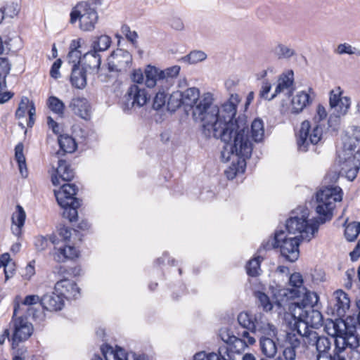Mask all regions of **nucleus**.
Returning <instances> with one entry per match:
<instances>
[{
    "label": "nucleus",
    "instance_id": "obj_1",
    "mask_svg": "<svg viewBox=\"0 0 360 360\" xmlns=\"http://www.w3.org/2000/svg\"><path fill=\"white\" fill-rule=\"evenodd\" d=\"M316 199L317 217L309 221L308 210L299 207L286 219L288 233L296 236L288 237L285 231L276 230L274 237L264 240L259 248H299L303 242L310 241L319 226L332 219L335 203L342 200V191L339 186L325 187L316 193Z\"/></svg>",
    "mask_w": 360,
    "mask_h": 360
},
{
    "label": "nucleus",
    "instance_id": "obj_2",
    "mask_svg": "<svg viewBox=\"0 0 360 360\" xmlns=\"http://www.w3.org/2000/svg\"><path fill=\"white\" fill-rule=\"evenodd\" d=\"M210 93L203 95L195 107L193 118L202 122V133L206 138L220 139L224 143L233 141H248L249 128L247 117L239 115L236 117L237 106L240 98L237 94H231L221 108L212 103Z\"/></svg>",
    "mask_w": 360,
    "mask_h": 360
},
{
    "label": "nucleus",
    "instance_id": "obj_3",
    "mask_svg": "<svg viewBox=\"0 0 360 360\" xmlns=\"http://www.w3.org/2000/svg\"><path fill=\"white\" fill-rule=\"evenodd\" d=\"M224 146L221 152V158L223 161L228 162L231 157L233 160L231 165L225 171V175L228 179H233L238 173H244L246 167V160L252 155L253 147L250 140L233 141V142L224 143Z\"/></svg>",
    "mask_w": 360,
    "mask_h": 360
},
{
    "label": "nucleus",
    "instance_id": "obj_4",
    "mask_svg": "<svg viewBox=\"0 0 360 360\" xmlns=\"http://www.w3.org/2000/svg\"><path fill=\"white\" fill-rule=\"evenodd\" d=\"M332 328H328V333L335 338L338 352L343 351L344 345L353 347L359 346V334L357 328H360V311L356 316L349 315L345 319L331 321Z\"/></svg>",
    "mask_w": 360,
    "mask_h": 360
},
{
    "label": "nucleus",
    "instance_id": "obj_5",
    "mask_svg": "<svg viewBox=\"0 0 360 360\" xmlns=\"http://www.w3.org/2000/svg\"><path fill=\"white\" fill-rule=\"evenodd\" d=\"M60 150L56 153L59 160L58 166L53 168L51 174V182L54 186H58L61 181L69 182L75 177V171L71 168L70 165L66 160L60 159V157L65 153H72L77 148V144L74 138L68 134H60L58 138Z\"/></svg>",
    "mask_w": 360,
    "mask_h": 360
},
{
    "label": "nucleus",
    "instance_id": "obj_6",
    "mask_svg": "<svg viewBox=\"0 0 360 360\" xmlns=\"http://www.w3.org/2000/svg\"><path fill=\"white\" fill-rule=\"evenodd\" d=\"M78 191L75 184L70 183H64L58 191H54L57 202L63 209V217L70 222L77 219V209L82 205V200L75 197Z\"/></svg>",
    "mask_w": 360,
    "mask_h": 360
},
{
    "label": "nucleus",
    "instance_id": "obj_7",
    "mask_svg": "<svg viewBox=\"0 0 360 360\" xmlns=\"http://www.w3.org/2000/svg\"><path fill=\"white\" fill-rule=\"evenodd\" d=\"M70 16V22L75 24L79 20V28L84 32L94 30L98 20L96 8H90L87 3H77L72 9Z\"/></svg>",
    "mask_w": 360,
    "mask_h": 360
},
{
    "label": "nucleus",
    "instance_id": "obj_8",
    "mask_svg": "<svg viewBox=\"0 0 360 360\" xmlns=\"http://www.w3.org/2000/svg\"><path fill=\"white\" fill-rule=\"evenodd\" d=\"M150 99L148 90L140 85L131 84L120 101V106L125 113H131L133 109L144 106Z\"/></svg>",
    "mask_w": 360,
    "mask_h": 360
},
{
    "label": "nucleus",
    "instance_id": "obj_9",
    "mask_svg": "<svg viewBox=\"0 0 360 360\" xmlns=\"http://www.w3.org/2000/svg\"><path fill=\"white\" fill-rule=\"evenodd\" d=\"M18 308V304L15 305L13 314L10 322V326L13 330L11 340L12 349H15L20 342L28 340L34 332L32 324L27 321L26 317L17 316Z\"/></svg>",
    "mask_w": 360,
    "mask_h": 360
},
{
    "label": "nucleus",
    "instance_id": "obj_10",
    "mask_svg": "<svg viewBox=\"0 0 360 360\" xmlns=\"http://www.w3.org/2000/svg\"><path fill=\"white\" fill-rule=\"evenodd\" d=\"M310 122L308 120L302 122L300 130V135L297 138V147L300 150L306 152L309 144L315 145L321 140L322 129L316 125L311 133H310Z\"/></svg>",
    "mask_w": 360,
    "mask_h": 360
},
{
    "label": "nucleus",
    "instance_id": "obj_11",
    "mask_svg": "<svg viewBox=\"0 0 360 360\" xmlns=\"http://www.w3.org/2000/svg\"><path fill=\"white\" fill-rule=\"evenodd\" d=\"M132 56L124 49H117L112 51L108 58V69L110 72H122L131 66Z\"/></svg>",
    "mask_w": 360,
    "mask_h": 360
},
{
    "label": "nucleus",
    "instance_id": "obj_12",
    "mask_svg": "<svg viewBox=\"0 0 360 360\" xmlns=\"http://www.w3.org/2000/svg\"><path fill=\"white\" fill-rule=\"evenodd\" d=\"M292 316L298 322H302L307 325L311 324L312 327L321 326L323 321L322 314L316 308H312L307 311L294 310L293 315Z\"/></svg>",
    "mask_w": 360,
    "mask_h": 360
},
{
    "label": "nucleus",
    "instance_id": "obj_13",
    "mask_svg": "<svg viewBox=\"0 0 360 360\" xmlns=\"http://www.w3.org/2000/svg\"><path fill=\"white\" fill-rule=\"evenodd\" d=\"M301 295L303 296L302 300L295 301L289 306V310L292 315H293L294 310L307 311L318 306L319 297L316 292H311L306 288L301 291Z\"/></svg>",
    "mask_w": 360,
    "mask_h": 360
},
{
    "label": "nucleus",
    "instance_id": "obj_14",
    "mask_svg": "<svg viewBox=\"0 0 360 360\" xmlns=\"http://www.w3.org/2000/svg\"><path fill=\"white\" fill-rule=\"evenodd\" d=\"M54 290L63 300L77 299L80 295V289L77 283L68 278L58 281L55 284Z\"/></svg>",
    "mask_w": 360,
    "mask_h": 360
},
{
    "label": "nucleus",
    "instance_id": "obj_15",
    "mask_svg": "<svg viewBox=\"0 0 360 360\" xmlns=\"http://www.w3.org/2000/svg\"><path fill=\"white\" fill-rule=\"evenodd\" d=\"M342 91L340 87L336 88L330 92L329 104L331 109L339 111L340 115H345L351 105L349 97H341Z\"/></svg>",
    "mask_w": 360,
    "mask_h": 360
},
{
    "label": "nucleus",
    "instance_id": "obj_16",
    "mask_svg": "<svg viewBox=\"0 0 360 360\" xmlns=\"http://www.w3.org/2000/svg\"><path fill=\"white\" fill-rule=\"evenodd\" d=\"M335 303L333 305V314L337 315L339 319L336 320L343 319L345 316L346 311L349 308L350 300L348 295L342 290H336L334 294Z\"/></svg>",
    "mask_w": 360,
    "mask_h": 360
},
{
    "label": "nucleus",
    "instance_id": "obj_17",
    "mask_svg": "<svg viewBox=\"0 0 360 360\" xmlns=\"http://www.w3.org/2000/svg\"><path fill=\"white\" fill-rule=\"evenodd\" d=\"M69 108L80 118L86 121L91 119V105L86 98H73L69 104Z\"/></svg>",
    "mask_w": 360,
    "mask_h": 360
},
{
    "label": "nucleus",
    "instance_id": "obj_18",
    "mask_svg": "<svg viewBox=\"0 0 360 360\" xmlns=\"http://www.w3.org/2000/svg\"><path fill=\"white\" fill-rule=\"evenodd\" d=\"M40 304L44 310L57 311L63 309L64 300L55 291L44 295L40 299Z\"/></svg>",
    "mask_w": 360,
    "mask_h": 360
},
{
    "label": "nucleus",
    "instance_id": "obj_19",
    "mask_svg": "<svg viewBox=\"0 0 360 360\" xmlns=\"http://www.w3.org/2000/svg\"><path fill=\"white\" fill-rule=\"evenodd\" d=\"M181 94L185 111L188 112L192 110V115H193L194 110L198 105L203 96L200 97V91L195 87L188 88L186 91H181Z\"/></svg>",
    "mask_w": 360,
    "mask_h": 360
},
{
    "label": "nucleus",
    "instance_id": "obj_20",
    "mask_svg": "<svg viewBox=\"0 0 360 360\" xmlns=\"http://www.w3.org/2000/svg\"><path fill=\"white\" fill-rule=\"evenodd\" d=\"M343 165L342 169L345 170L347 179L351 181H353L360 169V149L354 154L352 158H345Z\"/></svg>",
    "mask_w": 360,
    "mask_h": 360
},
{
    "label": "nucleus",
    "instance_id": "obj_21",
    "mask_svg": "<svg viewBox=\"0 0 360 360\" xmlns=\"http://www.w3.org/2000/svg\"><path fill=\"white\" fill-rule=\"evenodd\" d=\"M312 103V99L309 94L304 91L297 93L291 100L292 114L297 115L303 111V110Z\"/></svg>",
    "mask_w": 360,
    "mask_h": 360
},
{
    "label": "nucleus",
    "instance_id": "obj_22",
    "mask_svg": "<svg viewBox=\"0 0 360 360\" xmlns=\"http://www.w3.org/2000/svg\"><path fill=\"white\" fill-rule=\"evenodd\" d=\"M145 84L148 88L154 87L158 82L162 86L163 72H160V69L148 65L145 69Z\"/></svg>",
    "mask_w": 360,
    "mask_h": 360
},
{
    "label": "nucleus",
    "instance_id": "obj_23",
    "mask_svg": "<svg viewBox=\"0 0 360 360\" xmlns=\"http://www.w3.org/2000/svg\"><path fill=\"white\" fill-rule=\"evenodd\" d=\"M294 83V73L292 70L283 73L278 78V84L274 93L269 97V101L273 100L278 94L292 86Z\"/></svg>",
    "mask_w": 360,
    "mask_h": 360
},
{
    "label": "nucleus",
    "instance_id": "obj_24",
    "mask_svg": "<svg viewBox=\"0 0 360 360\" xmlns=\"http://www.w3.org/2000/svg\"><path fill=\"white\" fill-rule=\"evenodd\" d=\"M71 84L77 89H84L86 85V70L73 65L70 75Z\"/></svg>",
    "mask_w": 360,
    "mask_h": 360
},
{
    "label": "nucleus",
    "instance_id": "obj_25",
    "mask_svg": "<svg viewBox=\"0 0 360 360\" xmlns=\"http://www.w3.org/2000/svg\"><path fill=\"white\" fill-rule=\"evenodd\" d=\"M101 63L100 54L92 49L84 54L82 57V67L86 70L98 71Z\"/></svg>",
    "mask_w": 360,
    "mask_h": 360
},
{
    "label": "nucleus",
    "instance_id": "obj_26",
    "mask_svg": "<svg viewBox=\"0 0 360 360\" xmlns=\"http://www.w3.org/2000/svg\"><path fill=\"white\" fill-rule=\"evenodd\" d=\"M304 280L300 273L295 272L289 278V284L292 287L290 290V297L299 298L301 297V291L306 290L303 285Z\"/></svg>",
    "mask_w": 360,
    "mask_h": 360
},
{
    "label": "nucleus",
    "instance_id": "obj_27",
    "mask_svg": "<svg viewBox=\"0 0 360 360\" xmlns=\"http://www.w3.org/2000/svg\"><path fill=\"white\" fill-rule=\"evenodd\" d=\"M53 259L57 262L73 261L79 256L78 249H54Z\"/></svg>",
    "mask_w": 360,
    "mask_h": 360
},
{
    "label": "nucleus",
    "instance_id": "obj_28",
    "mask_svg": "<svg viewBox=\"0 0 360 360\" xmlns=\"http://www.w3.org/2000/svg\"><path fill=\"white\" fill-rule=\"evenodd\" d=\"M317 340L316 342V349L319 352L317 358L319 359H326L328 360H335V357H333L328 354V350L330 348V342L327 338L324 337H315Z\"/></svg>",
    "mask_w": 360,
    "mask_h": 360
},
{
    "label": "nucleus",
    "instance_id": "obj_29",
    "mask_svg": "<svg viewBox=\"0 0 360 360\" xmlns=\"http://www.w3.org/2000/svg\"><path fill=\"white\" fill-rule=\"evenodd\" d=\"M25 219L26 214L23 207L21 205H18L16 206L15 212L12 215L13 224L15 225V228L12 227V230L15 235H19L20 233L21 229L25 224Z\"/></svg>",
    "mask_w": 360,
    "mask_h": 360
},
{
    "label": "nucleus",
    "instance_id": "obj_30",
    "mask_svg": "<svg viewBox=\"0 0 360 360\" xmlns=\"http://www.w3.org/2000/svg\"><path fill=\"white\" fill-rule=\"evenodd\" d=\"M237 319L243 329L249 330L252 333L256 332V319L251 314L242 311L238 314Z\"/></svg>",
    "mask_w": 360,
    "mask_h": 360
},
{
    "label": "nucleus",
    "instance_id": "obj_31",
    "mask_svg": "<svg viewBox=\"0 0 360 360\" xmlns=\"http://www.w3.org/2000/svg\"><path fill=\"white\" fill-rule=\"evenodd\" d=\"M24 146L22 143H18L15 147V158L18 162L19 171L24 178L27 176L28 172L26 166L25 158L23 154Z\"/></svg>",
    "mask_w": 360,
    "mask_h": 360
},
{
    "label": "nucleus",
    "instance_id": "obj_32",
    "mask_svg": "<svg viewBox=\"0 0 360 360\" xmlns=\"http://www.w3.org/2000/svg\"><path fill=\"white\" fill-rule=\"evenodd\" d=\"M262 352L266 357L272 358L277 352L276 342L271 338L266 337L261 338L259 340Z\"/></svg>",
    "mask_w": 360,
    "mask_h": 360
},
{
    "label": "nucleus",
    "instance_id": "obj_33",
    "mask_svg": "<svg viewBox=\"0 0 360 360\" xmlns=\"http://www.w3.org/2000/svg\"><path fill=\"white\" fill-rule=\"evenodd\" d=\"M264 122L260 118H255L251 124V136L252 140L259 143L264 139Z\"/></svg>",
    "mask_w": 360,
    "mask_h": 360
},
{
    "label": "nucleus",
    "instance_id": "obj_34",
    "mask_svg": "<svg viewBox=\"0 0 360 360\" xmlns=\"http://www.w3.org/2000/svg\"><path fill=\"white\" fill-rule=\"evenodd\" d=\"M110 44L111 38L106 34H103L94 38L91 49L98 53L106 51Z\"/></svg>",
    "mask_w": 360,
    "mask_h": 360
},
{
    "label": "nucleus",
    "instance_id": "obj_35",
    "mask_svg": "<svg viewBox=\"0 0 360 360\" xmlns=\"http://www.w3.org/2000/svg\"><path fill=\"white\" fill-rule=\"evenodd\" d=\"M181 91L172 92L167 100V110L171 112H174L182 105L184 106Z\"/></svg>",
    "mask_w": 360,
    "mask_h": 360
},
{
    "label": "nucleus",
    "instance_id": "obj_36",
    "mask_svg": "<svg viewBox=\"0 0 360 360\" xmlns=\"http://www.w3.org/2000/svg\"><path fill=\"white\" fill-rule=\"evenodd\" d=\"M47 103L49 109L53 112L60 117L63 116L65 106L60 99L56 96H52L49 98Z\"/></svg>",
    "mask_w": 360,
    "mask_h": 360
},
{
    "label": "nucleus",
    "instance_id": "obj_37",
    "mask_svg": "<svg viewBox=\"0 0 360 360\" xmlns=\"http://www.w3.org/2000/svg\"><path fill=\"white\" fill-rule=\"evenodd\" d=\"M263 258L260 256L250 259L246 265L247 274L252 277H256L259 274L260 264Z\"/></svg>",
    "mask_w": 360,
    "mask_h": 360
},
{
    "label": "nucleus",
    "instance_id": "obj_38",
    "mask_svg": "<svg viewBox=\"0 0 360 360\" xmlns=\"http://www.w3.org/2000/svg\"><path fill=\"white\" fill-rule=\"evenodd\" d=\"M360 233V222L353 221L345 229V236L348 241H354Z\"/></svg>",
    "mask_w": 360,
    "mask_h": 360
},
{
    "label": "nucleus",
    "instance_id": "obj_39",
    "mask_svg": "<svg viewBox=\"0 0 360 360\" xmlns=\"http://www.w3.org/2000/svg\"><path fill=\"white\" fill-rule=\"evenodd\" d=\"M59 244V239L56 234L53 233L47 236H39L35 238L34 245L36 247H48L50 245H56Z\"/></svg>",
    "mask_w": 360,
    "mask_h": 360
},
{
    "label": "nucleus",
    "instance_id": "obj_40",
    "mask_svg": "<svg viewBox=\"0 0 360 360\" xmlns=\"http://www.w3.org/2000/svg\"><path fill=\"white\" fill-rule=\"evenodd\" d=\"M207 54L202 51H192L189 54L182 58L184 61L188 62L190 64H195L205 60Z\"/></svg>",
    "mask_w": 360,
    "mask_h": 360
},
{
    "label": "nucleus",
    "instance_id": "obj_41",
    "mask_svg": "<svg viewBox=\"0 0 360 360\" xmlns=\"http://www.w3.org/2000/svg\"><path fill=\"white\" fill-rule=\"evenodd\" d=\"M180 71V67L178 65H174L170 68H166L165 70H160V72H163L164 75L162 77V84L167 83L168 85H171V81L179 75Z\"/></svg>",
    "mask_w": 360,
    "mask_h": 360
},
{
    "label": "nucleus",
    "instance_id": "obj_42",
    "mask_svg": "<svg viewBox=\"0 0 360 360\" xmlns=\"http://www.w3.org/2000/svg\"><path fill=\"white\" fill-rule=\"evenodd\" d=\"M167 96V94L165 92V90L163 88L160 89L153 98L152 104L153 109L158 110L165 106L166 104Z\"/></svg>",
    "mask_w": 360,
    "mask_h": 360
},
{
    "label": "nucleus",
    "instance_id": "obj_43",
    "mask_svg": "<svg viewBox=\"0 0 360 360\" xmlns=\"http://www.w3.org/2000/svg\"><path fill=\"white\" fill-rule=\"evenodd\" d=\"M280 256L290 262L297 261L300 257V249H279Z\"/></svg>",
    "mask_w": 360,
    "mask_h": 360
},
{
    "label": "nucleus",
    "instance_id": "obj_44",
    "mask_svg": "<svg viewBox=\"0 0 360 360\" xmlns=\"http://www.w3.org/2000/svg\"><path fill=\"white\" fill-rule=\"evenodd\" d=\"M275 53L279 59L290 58L295 54V51L284 44H279L275 49Z\"/></svg>",
    "mask_w": 360,
    "mask_h": 360
},
{
    "label": "nucleus",
    "instance_id": "obj_45",
    "mask_svg": "<svg viewBox=\"0 0 360 360\" xmlns=\"http://www.w3.org/2000/svg\"><path fill=\"white\" fill-rule=\"evenodd\" d=\"M13 360H29L32 358H34V356L30 354L27 347L22 346L19 347V345L13 349Z\"/></svg>",
    "mask_w": 360,
    "mask_h": 360
},
{
    "label": "nucleus",
    "instance_id": "obj_46",
    "mask_svg": "<svg viewBox=\"0 0 360 360\" xmlns=\"http://www.w3.org/2000/svg\"><path fill=\"white\" fill-rule=\"evenodd\" d=\"M11 70V64L7 58H0V78L4 80V86L6 87V78Z\"/></svg>",
    "mask_w": 360,
    "mask_h": 360
},
{
    "label": "nucleus",
    "instance_id": "obj_47",
    "mask_svg": "<svg viewBox=\"0 0 360 360\" xmlns=\"http://www.w3.org/2000/svg\"><path fill=\"white\" fill-rule=\"evenodd\" d=\"M336 51L338 54H340V55H342V54H349V55L355 54L358 56H360V50L359 49H358L355 47H352L351 45L346 44V43L339 44L338 46Z\"/></svg>",
    "mask_w": 360,
    "mask_h": 360
},
{
    "label": "nucleus",
    "instance_id": "obj_48",
    "mask_svg": "<svg viewBox=\"0 0 360 360\" xmlns=\"http://www.w3.org/2000/svg\"><path fill=\"white\" fill-rule=\"evenodd\" d=\"M3 10L4 15L13 18L18 14L20 7L18 3L11 2L6 4Z\"/></svg>",
    "mask_w": 360,
    "mask_h": 360
},
{
    "label": "nucleus",
    "instance_id": "obj_49",
    "mask_svg": "<svg viewBox=\"0 0 360 360\" xmlns=\"http://www.w3.org/2000/svg\"><path fill=\"white\" fill-rule=\"evenodd\" d=\"M230 346L233 354H240L248 347V345L245 340L236 336V340H233Z\"/></svg>",
    "mask_w": 360,
    "mask_h": 360
},
{
    "label": "nucleus",
    "instance_id": "obj_50",
    "mask_svg": "<svg viewBox=\"0 0 360 360\" xmlns=\"http://www.w3.org/2000/svg\"><path fill=\"white\" fill-rule=\"evenodd\" d=\"M360 139L358 136L347 137L346 140L343 141V150L345 153L352 152L356 147L359 143Z\"/></svg>",
    "mask_w": 360,
    "mask_h": 360
},
{
    "label": "nucleus",
    "instance_id": "obj_51",
    "mask_svg": "<svg viewBox=\"0 0 360 360\" xmlns=\"http://www.w3.org/2000/svg\"><path fill=\"white\" fill-rule=\"evenodd\" d=\"M219 356L224 358V360H235L234 354L231 350V346L229 345H223L219 346L218 349Z\"/></svg>",
    "mask_w": 360,
    "mask_h": 360
},
{
    "label": "nucleus",
    "instance_id": "obj_52",
    "mask_svg": "<svg viewBox=\"0 0 360 360\" xmlns=\"http://www.w3.org/2000/svg\"><path fill=\"white\" fill-rule=\"evenodd\" d=\"M122 32L125 35L127 40L131 42L133 46L136 48L137 47V38H138V34L136 31H131L130 27L127 25H124L122 27Z\"/></svg>",
    "mask_w": 360,
    "mask_h": 360
},
{
    "label": "nucleus",
    "instance_id": "obj_53",
    "mask_svg": "<svg viewBox=\"0 0 360 360\" xmlns=\"http://www.w3.org/2000/svg\"><path fill=\"white\" fill-rule=\"evenodd\" d=\"M68 63L76 65L77 67L80 66L82 64V53L80 51H70L68 54Z\"/></svg>",
    "mask_w": 360,
    "mask_h": 360
},
{
    "label": "nucleus",
    "instance_id": "obj_54",
    "mask_svg": "<svg viewBox=\"0 0 360 360\" xmlns=\"http://www.w3.org/2000/svg\"><path fill=\"white\" fill-rule=\"evenodd\" d=\"M30 101L27 97H22L19 103V106L15 111L17 118L24 117L27 110L29 108Z\"/></svg>",
    "mask_w": 360,
    "mask_h": 360
},
{
    "label": "nucleus",
    "instance_id": "obj_55",
    "mask_svg": "<svg viewBox=\"0 0 360 360\" xmlns=\"http://www.w3.org/2000/svg\"><path fill=\"white\" fill-rule=\"evenodd\" d=\"M335 112H333L331 114L328 118V127L331 128L332 130L336 131L338 129V126L340 124V118L341 116H343L344 115H340L339 111H335Z\"/></svg>",
    "mask_w": 360,
    "mask_h": 360
},
{
    "label": "nucleus",
    "instance_id": "obj_56",
    "mask_svg": "<svg viewBox=\"0 0 360 360\" xmlns=\"http://www.w3.org/2000/svg\"><path fill=\"white\" fill-rule=\"evenodd\" d=\"M166 263L168 265L174 266L177 264V261L174 259H170L167 252H165L162 257L155 261V266H160L161 265H165Z\"/></svg>",
    "mask_w": 360,
    "mask_h": 360
},
{
    "label": "nucleus",
    "instance_id": "obj_57",
    "mask_svg": "<svg viewBox=\"0 0 360 360\" xmlns=\"http://www.w3.org/2000/svg\"><path fill=\"white\" fill-rule=\"evenodd\" d=\"M11 261V257L8 253H4L0 255V267L4 268V274L6 281L9 279V275L8 272V266L9 262Z\"/></svg>",
    "mask_w": 360,
    "mask_h": 360
},
{
    "label": "nucleus",
    "instance_id": "obj_58",
    "mask_svg": "<svg viewBox=\"0 0 360 360\" xmlns=\"http://www.w3.org/2000/svg\"><path fill=\"white\" fill-rule=\"evenodd\" d=\"M219 336L226 345H230L233 340H236V336L227 328L220 330Z\"/></svg>",
    "mask_w": 360,
    "mask_h": 360
},
{
    "label": "nucleus",
    "instance_id": "obj_59",
    "mask_svg": "<svg viewBox=\"0 0 360 360\" xmlns=\"http://www.w3.org/2000/svg\"><path fill=\"white\" fill-rule=\"evenodd\" d=\"M58 236L56 235L60 240H63L65 243H66L67 240H68L70 238L71 236V230L64 226L60 225L58 229Z\"/></svg>",
    "mask_w": 360,
    "mask_h": 360
},
{
    "label": "nucleus",
    "instance_id": "obj_60",
    "mask_svg": "<svg viewBox=\"0 0 360 360\" xmlns=\"http://www.w3.org/2000/svg\"><path fill=\"white\" fill-rule=\"evenodd\" d=\"M62 60L58 58L54 61L52 64L51 70H50V75L51 77L54 79H58L60 77V68L62 65Z\"/></svg>",
    "mask_w": 360,
    "mask_h": 360
},
{
    "label": "nucleus",
    "instance_id": "obj_61",
    "mask_svg": "<svg viewBox=\"0 0 360 360\" xmlns=\"http://www.w3.org/2000/svg\"><path fill=\"white\" fill-rule=\"evenodd\" d=\"M286 344H288V346H290L291 347H293L295 349H297L300 345V340L297 337L295 334L288 333L286 335V340H285Z\"/></svg>",
    "mask_w": 360,
    "mask_h": 360
},
{
    "label": "nucleus",
    "instance_id": "obj_62",
    "mask_svg": "<svg viewBox=\"0 0 360 360\" xmlns=\"http://www.w3.org/2000/svg\"><path fill=\"white\" fill-rule=\"evenodd\" d=\"M257 297L260 302L261 304L263 306L264 309H267L268 306L269 309L272 308V305L270 303L269 297L263 292L258 291L257 292Z\"/></svg>",
    "mask_w": 360,
    "mask_h": 360
},
{
    "label": "nucleus",
    "instance_id": "obj_63",
    "mask_svg": "<svg viewBox=\"0 0 360 360\" xmlns=\"http://www.w3.org/2000/svg\"><path fill=\"white\" fill-rule=\"evenodd\" d=\"M170 26L175 30L181 31L184 29L183 20L179 17H173L170 20Z\"/></svg>",
    "mask_w": 360,
    "mask_h": 360
},
{
    "label": "nucleus",
    "instance_id": "obj_64",
    "mask_svg": "<svg viewBox=\"0 0 360 360\" xmlns=\"http://www.w3.org/2000/svg\"><path fill=\"white\" fill-rule=\"evenodd\" d=\"M113 356L115 360H127L128 354L123 348L116 345Z\"/></svg>",
    "mask_w": 360,
    "mask_h": 360
}]
</instances>
